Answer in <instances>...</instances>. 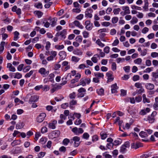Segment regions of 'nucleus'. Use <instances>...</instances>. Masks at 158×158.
Masks as SVG:
<instances>
[{"label":"nucleus","instance_id":"nucleus-30","mask_svg":"<svg viewBox=\"0 0 158 158\" xmlns=\"http://www.w3.org/2000/svg\"><path fill=\"white\" fill-rule=\"evenodd\" d=\"M14 33V40L15 41H17L19 38V33L18 32L15 31Z\"/></svg>","mask_w":158,"mask_h":158},{"label":"nucleus","instance_id":"nucleus-60","mask_svg":"<svg viewBox=\"0 0 158 158\" xmlns=\"http://www.w3.org/2000/svg\"><path fill=\"white\" fill-rule=\"evenodd\" d=\"M148 31L149 29L147 27H145L142 29V32L143 34H146Z\"/></svg>","mask_w":158,"mask_h":158},{"label":"nucleus","instance_id":"nucleus-26","mask_svg":"<svg viewBox=\"0 0 158 158\" xmlns=\"http://www.w3.org/2000/svg\"><path fill=\"white\" fill-rule=\"evenodd\" d=\"M143 98V102L144 103L146 102L149 103L150 100L148 98H147L146 97V95L145 94H143L142 96Z\"/></svg>","mask_w":158,"mask_h":158},{"label":"nucleus","instance_id":"nucleus-55","mask_svg":"<svg viewBox=\"0 0 158 158\" xmlns=\"http://www.w3.org/2000/svg\"><path fill=\"white\" fill-rule=\"evenodd\" d=\"M147 49H145L142 51L140 53V55L142 56H144L146 55L147 53Z\"/></svg>","mask_w":158,"mask_h":158},{"label":"nucleus","instance_id":"nucleus-13","mask_svg":"<svg viewBox=\"0 0 158 158\" xmlns=\"http://www.w3.org/2000/svg\"><path fill=\"white\" fill-rule=\"evenodd\" d=\"M61 85H58L54 86L52 88L51 90V92L52 93L56 90L61 89Z\"/></svg>","mask_w":158,"mask_h":158},{"label":"nucleus","instance_id":"nucleus-39","mask_svg":"<svg viewBox=\"0 0 158 158\" xmlns=\"http://www.w3.org/2000/svg\"><path fill=\"white\" fill-rule=\"evenodd\" d=\"M55 47L56 49L58 50H60L63 49L64 48V46L63 45H57L55 46Z\"/></svg>","mask_w":158,"mask_h":158},{"label":"nucleus","instance_id":"nucleus-32","mask_svg":"<svg viewBox=\"0 0 158 158\" xmlns=\"http://www.w3.org/2000/svg\"><path fill=\"white\" fill-rule=\"evenodd\" d=\"M20 143V141L18 140H15L14 141L11 143V145L13 146L14 147L17 145L19 144Z\"/></svg>","mask_w":158,"mask_h":158},{"label":"nucleus","instance_id":"nucleus-57","mask_svg":"<svg viewBox=\"0 0 158 158\" xmlns=\"http://www.w3.org/2000/svg\"><path fill=\"white\" fill-rule=\"evenodd\" d=\"M83 35L84 37L85 38H87L89 37V33L87 31H84L83 32Z\"/></svg>","mask_w":158,"mask_h":158},{"label":"nucleus","instance_id":"nucleus-2","mask_svg":"<svg viewBox=\"0 0 158 158\" xmlns=\"http://www.w3.org/2000/svg\"><path fill=\"white\" fill-rule=\"evenodd\" d=\"M93 11V10L91 8H87L85 12V16L86 17L91 18L92 17V13Z\"/></svg>","mask_w":158,"mask_h":158},{"label":"nucleus","instance_id":"nucleus-49","mask_svg":"<svg viewBox=\"0 0 158 158\" xmlns=\"http://www.w3.org/2000/svg\"><path fill=\"white\" fill-rule=\"evenodd\" d=\"M33 71L31 70L29 73H27L25 76V77L26 78H28L30 77L33 73Z\"/></svg>","mask_w":158,"mask_h":158},{"label":"nucleus","instance_id":"nucleus-35","mask_svg":"<svg viewBox=\"0 0 158 158\" xmlns=\"http://www.w3.org/2000/svg\"><path fill=\"white\" fill-rule=\"evenodd\" d=\"M35 13L37 16L38 18H40L43 15V13L40 11H35Z\"/></svg>","mask_w":158,"mask_h":158},{"label":"nucleus","instance_id":"nucleus-41","mask_svg":"<svg viewBox=\"0 0 158 158\" xmlns=\"http://www.w3.org/2000/svg\"><path fill=\"white\" fill-rule=\"evenodd\" d=\"M22 77V75L20 73H15V75L14 77V78L20 79Z\"/></svg>","mask_w":158,"mask_h":158},{"label":"nucleus","instance_id":"nucleus-64","mask_svg":"<svg viewBox=\"0 0 158 158\" xmlns=\"http://www.w3.org/2000/svg\"><path fill=\"white\" fill-rule=\"evenodd\" d=\"M153 107L155 110L158 109V102H155L153 105Z\"/></svg>","mask_w":158,"mask_h":158},{"label":"nucleus","instance_id":"nucleus-10","mask_svg":"<svg viewBox=\"0 0 158 158\" xmlns=\"http://www.w3.org/2000/svg\"><path fill=\"white\" fill-rule=\"evenodd\" d=\"M57 123V121L56 120L53 121L52 123H49L48 124V127L52 129H54L56 128V124Z\"/></svg>","mask_w":158,"mask_h":158},{"label":"nucleus","instance_id":"nucleus-47","mask_svg":"<svg viewBox=\"0 0 158 158\" xmlns=\"http://www.w3.org/2000/svg\"><path fill=\"white\" fill-rule=\"evenodd\" d=\"M125 59L124 58H118L116 59V61L118 63L120 62H123L125 61Z\"/></svg>","mask_w":158,"mask_h":158},{"label":"nucleus","instance_id":"nucleus-42","mask_svg":"<svg viewBox=\"0 0 158 158\" xmlns=\"http://www.w3.org/2000/svg\"><path fill=\"white\" fill-rule=\"evenodd\" d=\"M118 20V17H114L112 19V22L114 24L117 23Z\"/></svg>","mask_w":158,"mask_h":158},{"label":"nucleus","instance_id":"nucleus-51","mask_svg":"<svg viewBox=\"0 0 158 158\" xmlns=\"http://www.w3.org/2000/svg\"><path fill=\"white\" fill-rule=\"evenodd\" d=\"M89 135L87 132L84 133L82 135V138L85 139H88L89 137Z\"/></svg>","mask_w":158,"mask_h":158},{"label":"nucleus","instance_id":"nucleus-9","mask_svg":"<svg viewBox=\"0 0 158 158\" xmlns=\"http://www.w3.org/2000/svg\"><path fill=\"white\" fill-rule=\"evenodd\" d=\"M81 77V75L79 73H77V75L75 77V78L72 79L71 81V83L72 84H74L75 82H77L79 79Z\"/></svg>","mask_w":158,"mask_h":158},{"label":"nucleus","instance_id":"nucleus-44","mask_svg":"<svg viewBox=\"0 0 158 158\" xmlns=\"http://www.w3.org/2000/svg\"><path fill=\"white\" fill-rule=\"evenodd\" d=\"M77 103V101L76 100H73L70 102L69 105L70 107H72L73 106L76 104Z\"/></svg>","mask_w":158,"mask_h":158},{"label":"nucleus","instance_id":"nucleus-28","mask_svg":"<svg viewBox=\"0 0 158 158\" xmlns=\"http://www.w3.org/2000/svg\"><path fill=\"white\" fill-rule=\"evenodd\" d=\"M82 85L83 86H84L86 85V83L84 78H81L80 81V82L78 85H77L78 86L79 85Z\"/></svg>","mask_w":158,"mask_h":158},{"label":"nucleus","instance_id":"nucleus-34","mask_svg":"<svg viewBox=\"0 0 158 158\" xmlns=\"http://www.w3.org/2000/svg\"><path fill=\"white\" fill-rule=\"evenodd\" d=\"M53 135L55 137H58L60 135V132L59 131H54L52 132Z\"/></svg>","mask_w":158,"mask_h":158},{"label":"nucleus","instance_id":"nucleus-59","mask_svg":"<svg viewBox=\"0 0 158 158\" xmlns=\"http://www.w3.org/2000/svg\"><path fill=\"white\" fill-rule=\"evenodd\" d=\"M76 96V95L75 93L74 92H73L69 95V97L71 99H73L75 98Z\"/></svg>","mask_w":158,"mask_h":158},{"label":"nucleus","instance_id":"nucleus-46","mask_svg":"<svg viewBox=\"0 0 158 158\" xmlns=\"http://www.w3.org/2000/svg\"><path fill=\"white\" fill-rule=\"evenodd\" d=\"M151 56L152 58H156L158 57V53L156 52H152L151 54Z\"/></svg>","mask_w":158,"mask_h":158},{"label":"nucleus","instance_id":"nucleus-4","mask_svg":"<svg viewBox=\"0 0 158 158\" xmlns=\"http://www.w3.org/2000/svg\"><path fill=\"white\" fill-rule=\"evenodd\" d=\"M38 72L44 77L46 76L49 73V71L48 70H46L44 68H41L39 70Z\"/></svg>","mask_w":158,"mask_h":158},{"label":"nucleus","instance_id":"nucleus-23","mask_svg":"<svg viewBox=\"0 0 158 158\" xmlns=\"http://www.w3.org/2000/svg\"><path fill=\"white\" fill-rule=\"evenodd\" d=\"M145 4L144 6H143V8L144 9L145 11H148V0H145L144 1Z\"/></svg>","mask_w":158,"mask_h":158},{"label":"nucleus","instance_id":"nucleus-52","mask_svg":"<svg viewBox=\"0 0 158 158\" xmlns=\"http://www.w3.org/2000/svg\"><path fill=\"white\" fill-rule=\"evenodd\" d=\"M120 9L119 8L114 9L113 10V12L115 15H117L119 14V12L120 11Z\"/></svg>","mask_w":158,"mask_h":158},{"label":"nucleus","instance_id":"nucleus-21","mask_svg":"<svg viewBox=\"0 0 158 158\" xmlns=\"http://www.w3.org/2000/svg\"><path fill=\"white\" fill-rule=\"evenodd\" d=\"M122 9L127 14H130V11L128 6H123L122 7Z\"/></svg>","mask_w":158,"mask_h":158},{"label":"nucleus","instance_id":"nucleus-18","mask_svg":"<svg viewBox=\"0 0 158 158\" xmlns=\"http://www.w3.org/2000/svg\"><path fill=\"white\" fill-rule=\"evenodd\" d=\"M73 23L75 26L78 27L81 29H83L84 28L83 26L82 25H81L79 22L78 21H75L73 22Z\"/></svg>","mask_w":158,"mask_h":158},{"label":"nucleus","instance_id":"nucleus-58","mask_svg":"<svg viewBox=\"0 0 158 158\" xmlns=\"http://www.w3.org/2000/svg\"><path fill=\"white\" fill-rule=\"evenodd\" d=\"M93 24L91 23L86 26V28L89 31L92 28Z\"/></svg>","mask_w":158,"mask_h":158},{"label":"nucleus","instance_id":"nucleus-16","mask_svg":"<svg viewBox=\"0 0 158 158\" xmlns=\"http://www.w3.org/2000/svg\"><path fill=\"white\" fill-rule=\"evenodd\" d=\"M98 58L99 59V56L98 55H94L93 57L92 58L91 60L94 63H96L98 61Z\"/></svg>","mask_w":158,"mask_h":158},{"label":"nucleus","instance_id":"nucleus-48","mask_svg":"<svg viewBox=\"0 0 158 158\" xmlns=\"http://www.w3.org/2000/svg\"><path fill=\"white\" fill-rule=\"evenodd\" d=\"M81 11L80 7L74 8L72 10V11L74 13H79Z\"/></svg>","mask_w":158,"mask_h":158},{"label":"nucleus","instance_id":"nucleus-43","mask_svg":"<svg viewBox=\"0 0 158 158\" xmlns=\"http://www.w3.org/2000/svg\"><path fill=\"white\" fill-rule=\"evenodd\" d=\"M138 19L135 17H133L131 21V23L132 24H134L135 23H136L138 22Z\"/></svg>","mask_w":158,"mask_h":158},{"label":"nucleus","instance_id":"nucleus-11","mask_svg":"<svg viewBox=\"0 0 158 158\" xmlns=\"http://www.w3.org/2000/svg\"><path fill=\"white\" fill-rule=\"evenodd\" d=\"M73 53L75 55L79 56H81L83 54L82 52L78 49H75L73 51Z\"/></svg>","mask_w":158,"mask_h":158},{"label":"nucleus","instance_id":"nucleus-19","mask_svg":"<svg viewBox=\"0 0 158 158\" xmlns=\"http://www.w3.org/2000/svg\"><path fill=\"white\" fill-rule=\"evenodd\" d=\"M66 30L64 29L60 32V35L61 36L62 38L64 39L65 38V35H66Z\"/></svg>","mask_w":158,"mask_h":158},{"label":"nucleus","instance_id":"nucleus-62","mask_svg":"<svg viewBox=\"0 0 158 158\" xmlns=\"http://www.w3.org/2000/svg\"><path fill=\"white\" fill-rule=\"evenodd\" d=\"M61 65L59 64H55L54 66V69L55 70H57L60 68Z\"/></svg>","mask_w":158,"mask_h":158},{"label":"nucleus","instance_id":"nucleus-61","mask_svg":"<svg viewBox=\"0 0 158 158\" xmlns=\"http://www.w3.org/2000/svg\"><path fill=\"white\" fill-rule=\"evenodd\" d=\"M50 45L51 44L48 41L46 42L45 48L48 51L49 50V49L50 47Z\"/></svg>","mask_w":158,"mask_h":158},{"label":"nucleus","instance_id":"nucleus-12","mask_svg":"<svg viewBox=\"0 0 158 158\" xmlns=\"http://www.w3.org/2000/svg\"><path fill=\"white\" fill-rule=\"evenodd\" d=\"M141 144L140 143H133L131 144V148H132L137 149L141 147Z\"/></svg>","mask_w":158,"mask_h":158},{"label":"nucleus","instance_id":"nucleus-31","mask_svg":"<svg viewBox=\"0 0 158 158\" xmlns=\"http://www.w3.org/2000/svg\"><path fill=\"white\" fill-rule=\"evenodd\" d=\"M97 92L99 95H102L104 94V90L103 89H100L97 90Z\"/></svg>","mask_w":158,"mask_h":158},{"label":"nucleus","instance_id":"nucleus-22","mask_svg":"<svg viewBox=\"0 0 158 158\" xmlns=\"http://www.w3.org/2000/svg\"><path fill=\"white\" fill-rule=\"evenodd\" d=\"M95 76L97 77L98 78V79H99V78H103L104 75L103 73H94Z\"/></svg>","mask_w":158,"mask_h":158},{"label":"nucleus","instance_id":"nucleus-7","mask_svg":"<svg viewBox=\"0 0 158 158\" xmlns=\"http://www.w3.org/2000/svg\"><path fill=\"white\" fill-rule=\"evenodd\" d=\"M39 97L38 96L34 95L31 96L29 100V102L32 103L36 102L38 99Z\"/></svg>","mask_w":158,"mask_h":158},{"label":"nucleus","instance_id":"nucleus-24","mask_svg":"<svg viewBox=\"0 0 158 158\" xmlns=\"http://www.w3.org/2000/svg\"><path fill=\"white\" fill-rule=\"evenodd\" d=\"M34 6L38 9H42L43 8L42 3L41 2H37L35 3Z\"/></svg>","mask_w":158,"mask_h":158},{"label":"nucleus","instance_id":"nucleus-38","mask_svg":"<svg viewBox=\"0 0 158 158\" xmlns=\"http://www.w3.org/2000/svg\"><path fill=\"white\" fill-rule=\"evenodd\" d=\"M96 43L99 46L102 47H103L105 46L104 44L102 43L99 39H98L96 41Z\"/></svg>","mask_w":158,"mask_h":158},{"label":"nucleus","instance_id":"nucleus-37","mask_svg":"<svg viewBox=\"0 0 158 158\" xmlns=\"http://www.w3.org/2000/svg\"><path fill=\"white\" fill-rule=\"evenodd\" d=\"M148 120L149 123H153L155 121L154 117L152 116H149L148 117Z\"/></svg>","mask_w":158,"mask_h":158},{"label":"nucleus","instance_id":"nucleus-1","mask_svg":"<svg viewBox=\"0 0 158 158\" xmlns=\"http://www.w3.org/2000/svg\"><path fill=\"white\" fill-rule=\"evenodd\" d=\"M130 146V143L128 141L125 142L121 147L120 152L122 153H124L127 151V148Z\"/></svg>","mask_w":158,"mask_h":158},{"label":"nucleus","instance_id":"nucleus-29","mask_svg":"<svg viewBox=\"0 0 158 158\" xmlns=\"http://www.w3.org/2000/svg\"><path fill=\"white\" fill-rule=\"evenodd\" d=\"M80 60V58L76 56H73L71 58L72 61L75 62H77Z\"/></svg>","mask_w":158,"mask_h":158},{"label":"nucleus","instance_id":"nucleus-25","mask_svg":"<svg viewBox=\"0 0 158 158\" xmlns=\"http://www.w3.org/2000/svg\"><path fill=\"white\" fill-rule=\"evenodd\" d=\"M24 126V124L23 123H19L16 124V128L17 129L22 128Z\"/></svg>","mask_w":158,"mask_h":158},{"label":"nucleus","instance_id":"nucleus-17","mask_svg":"<svg viewBox=\"0 0 158 158\" xmlns=\"http://www.w3.org/2000/svg\"><path fill=\"white\" fill-rule=\"evenodd\" d=\"M144 92V89L143 87L140 88L139 89L136 90L134 93V95H135L136 94H141V93Z\"/></svg>","mask_w":158,"mask_h":158},{"label":"nucleus","instance_id":"nucleus-3","mask_svg":"<svg viewBox=\"0 0 158 158\" xmlns=\"http://www.w3.org/2000/svg\"><path fill=\"white\" fill-rule=\"evenodd\" d=\"M46 116V114L45 113H42L37 117L36 119V121L38 123L42 122L44 120Z\"/></svg>","mask_w":158,"mask_h":158},{"label":"nucleus","instance_id":"nucleus-5","mask_svg":"<svg viewBox=\"0 0 158 158\" xmlns=\"http://www.w3.org/2000/svg\"><path fill=\"white\" fill-rule=\"evenodd\" d=\"M106 75L107 77V83L112 81L114 79V77L113 76V73L112 72H107L106 73Z\"/></svg>","mask_w":158,"mask_h":158},{"label":"nucleus","instance_id":"nucleus-36","mask_svg":"<svg viewBox=\"0 0 158 158\" xmlns=\"http://www.w3.org/2000/svg\"><path fill=\"white\" fill-rule=\"evenodd\" d=\"M134 62L136 64H140L142 63V60L140 58H138L134 60Z\"/></svg>","mask_w":158,"mask_h":158},{"label":"nucleus","instance_id":"nucleus-45","mask_svg":"<svg viewBox=\"0 0 158 158\" xmlns=\"http://www.w3.org/2000/svg\"><path fill=\"white\" fill-rule=\"evenodd\" d=\"M117 69L116 64L115 62H113L111 65V69L112 70L114 71L116 70Z\"/></svg>","mask_w":158,"mask_h":158},{"label":"nucleus","instance_id":"nucleus-14","mask_svg":"<svg viewBox=\"0 0 158 158\" xmlns=\"http://www.w3.org/2000/svg\"><path fill=\"white\" fill-rule=\"evenodd\" d=\"M145 87L147 89L149 90H152L154 89V85L153 84L148 83L145 85Z\"/></svg>","mask_w":158,"mask_h":158},{"label":"nucleus","instance_id":"nucleus-63","mask_svg":"<svg viewBox=\"0 0 158 158\" xmlns=\"http://www.w3.org/2000/svg\"><path fill=\"white\" fill-rule=\"evenodd\" d=\"M139 76L138 75H135L133 77V80L134 81H136L139 80Z\"/></svg>","mask_w":158,"mask_h":158},{"label":"nucleus","instance_id":"nucleus-6","mask_svg":"<svg viewBox=\"0 0 158 158\" xmlns=\"http://www.w3.org/2000/svg\"><path fill=\"white\" fill-rule=\"evenodd\" d=\"M150 111L149 108H146L141 110L139 112V114L141 115H144Z\"/></svg>","mask_w":158,"mask_h":158},{"label":"nucleus","instance_id":"nucleus-15","mask_svg":"<svg viewBox=\"0 0 158 158\" xmlns=\"http://www.w3.org/2000/svg\"><path fill=\"white\" fill-rule=\"evenodd\" d=\"M59 55L62 59H64L66 56V53L64 51H61L59 53Z\"/></svg>","mask_w":158,"mask_h":158},{"label":"nucleus","instance_id":"nucleus-27","mask_svg":"<svg viewBox=\"0 0 158 158\" xmlns=\"http://www.w3.org/2000/svg\"><path fill=\"white\" fill-rule=\"evenodd\" d=\"M51 20L52 21L51 25L52 27H54L56 24L57 19L56 18H54L51 19Z\"/></svg>","mask_w":158,"mask_h":158},{"label":"nucleus","instance_id":"nucleus-56","mask_svg":"<svg viewBox=\"0 0 158 158\" xmlns=\"http://www.w3.org/2000/svg\"><path fill=\"white\" fill-rule=\"evenodd\" d=\"M153 69V67H151V68H147L145 70H144L143 72L144 73H149L150 72L152 71V69Z\"/></svg>","mask_w":158,"mask_h":158},{"label":"nucleus","instance_id":"nucleus-54","mask_svg":"<svg viewBox=\"0 0 158 158\" xmlns=\"http://www.w3.org/2000/svg\"><path fill=\"white\" fill-rule=\"evenodd\" d=\"M69 140L68 139H65L63 141V143L64 145H67L69 142Z\"/></svg>","mask_w":158,"mask_h":158},{"label":"nucleus","instance_id":"nucleus-8","mask_svg":"<svg viewBox=\"0 0 158 158\" xmlns=\"http://www.w3.org/2000/svg\"><path fill=\"white\" fill-rule=\"evenodd\" d=\"M111 91L112 93H115L117 92V89H118V87L117 86V84L115 83L112 85L111 86Z\"/></svg>","mask_w":158,"mask_h":158},{"label":"nucleus","instance_id":"nucleus-33","mask_svg":"<svg viewBox=\"0 0 158 158\" xmlns=\"http://www.w3.org/2000/svg\"><path fill=\"white\" fill-rule=\"evenodd\" d=\"M139 135L143 138H146L148 136L147 133L145 132L142 131L139 133Z\"/></svg>","mask_w":158,"mask_h":158},{"label":"nucleus","instance_id":"nucleus-50","mask_svg":"<svg viewBox=\"0 0 158 158\" xmlns=\"http://www.w3.org/2000/svg\"><path fill=\"white\" fill-rule=\"evenodd\" d=\"M122 142L121 140L119 139V140H115L114 141L113 143L114 145H118L120 144Z\"/></svg>","mask_w":158,"mask_h":158},{"label":"nucleus","instance_id":"nucleus-20","mask_svg":"<svg viewBox=\"0 0 158 158\" xmlns=\"http://www.w3.org/2000/svg\"><path fill=\"white\" fill-rule=\"evenodd\" d=\"M5 44V42L2 41L1 42L0 45V54H1L4 49V46Z\"/></svg>","mask_w":158,"mask_h":158},{"label":"nucleus","instance_id":"nucleus-53","mask_svg":"<svg viewBox=\"0 0 158 158\" xmlns=\"http://www.w3.org/2000/svg\"><path fill=\"white\" fill-rule=\"evenodd\" d=\"M135 86L138 88H140L143 87L141 83L139 82L136 83L135 84Z\"/></svg>","mask_w":158,"mask_h":158},{"label":"nucleus","instance_id":"nucleus-40","mask_svg":"<svg viewBox=\"0 0 158 158\" xmlns=\"http://www.w3.org/2000/svg\"><path fill=\"white\" fill-rule=\"evenodd\" d=\"M101 138L102 139H105L107 137V134L105 133L102 132L100 133Z\"/></svg>","mask_w":158,"mask_h":158}]
</instances>
